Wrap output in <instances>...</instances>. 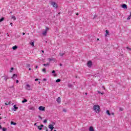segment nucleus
Instances as JSON below:
<instances>
[{"label": "nucleus", "instance_id": "11", "mask_svg": "<svg viewBox=\"0 0 131 131\" xmlns=\"http://www.w3.org/2000/svg\"><path fill=\"white\" fill-rule=\"evenodd\" d=\"M89 131H95V129H94V127L90 126L89 128Z\"/></svg>", "mask_w": 131, "mask_h": 131}, {"label": "nucleus", "instance_id": "24", "mask_svg": "<svg viewBox=\"0 0 131 131\" xmlns=\"http://www.w3.org/2000/svg\"><path fill=\"white\" fill-rule=\"evenodd\" d=\"M30 44L32 47H33L34 46V42H30Z\"/></svg>", "mask_w": 131, "mask_h": 131}, {"label": "nucleus", "instance_id": "51", "mask_svg": "<svg viewBox=\"0 0 131 131\" xmlns=\"http://www.w3.org/2000/svg\"><path fill=\"white\" fill-rule=\"evenodd\" d=\"M38 67L37 66H36V69H37Z\"/></svg>", "mask_w": 131, "mask_h": 131}, {"label": "nucleus", "instance_id": "42", "mask_svg": "<svg viewBox=\"0 0 131 131\" xmlns=\"http://www.w3.org/2000/svg\"><path fill=\"white\" fill-rule=\"evenodd\" d=\"M43 81H46V80H47V79H46V78H44V79H43Z\"/></svg>", "mask_w": 131, "mask_h": 131}, {"label": "nucleus", "instance_id": "8", "mask_svg": "<svg viewBox=\"0 0 131 131\" xmlns=\"http://www.w3.org/2000/svg\"><path fill=\"white\" fill-rule=\"evenodd\" d=\"M56 101H57V103H58V104H60V103H61V98L58 97Z\"/></svg>", "mask_w": 131, "mask_h": 131}, {"label": "nucleus", "instance_id": "23", "mask_svg": "<svg viewBox=\"0 0 131 131\" xmlns=\"http://www.w3.org/2000/svg\"><path fill=\"white\" fill-rule=\"evenodd\" d=\"M38 129H39V130H41L42 129V128L40 126H38Z\"/></svg>", "mask_w": 131, "mask_h": 131}, {"label": "nucleus", "instance_id": "40", "mask_svg": "<svg viewBox=\"0 0 131 131\" xmlns=\"http://www.w3.org/2000/svg\"><path fill=\"white\" fill-rule=\"evenodd\" d=\"M13 69H14V68H11V71H10V72H12V70H13Z\"/></svg>", "mask_w": 131, "mask_h": 131}, {"label": "nucleus", "instance_id": "20", "mask_svg": "<svg viewBox=\"0 0 131 131\" xmlns=\"http://www.w3.org/2000/svg\"><path fill=\"white\" fill-rule=\"evenodd\" d=\"M12 49L13 50H17V46H13Z\"/></svg>", "mask_w": 131, "mask_h": 131}, {"label": "nucleus", "instance_id": "14", "mask_svg": "<svg viewBox=\"0 0 131 131\" xmlns=\"http://www.w3.org/2000/svg\"><path fill=\"white\" fill-rule=\"evenodd\" d=\"M16 77H17V74H14L12 78H13V79H15V78H16Z\"/></svg>", "mask_w": 131, "mask_h": 131}, {"label": "nucleus", "instance_id": "13", "mask_svg": "<svg viewBox=\"0 0 131 131\" xmlns=\"http://www.w3.org/2000/svg\"><path fill=\"white\" fill-rule=\"evenodd\" d=\"M5 104L6 105V106H8V105H11V101H7V103H5Z\"/></svg>", "mask_w": 131, "mask_h": 131}, {"label": "nucleus", "instance_id": "25", "mask_svg": "<svg viewBox=\"0 0 131 131\" xmlns=\"http://www.w3.org/2000/svg\"><path fill=\"white\" fill-rule=\"evenodd\" d=\"M43 65L44 66H45V67H47V66H49V65H50V63H46V64H43Z\"/></svg>", "mask_w": 131, "mask_h": 131}, {"label": "nucleus", "instance_id": "31", "mask_svg": "<svg viewBox=\"0 0 131 131\" xmlns=\"http://www.w3.org/2000/svg\"><path fill=\"white\" fill-rule=\"evenodd\" d=\"M130 17H131L130 15L128 16L127 18V20H130Z\"/></svg>", "mask_w": 131, "mask_h": 131}, {"label": "nucleus", "instance_id": "15", "mask_svg": "<svg viewBox=\"0 0 131 131\" xmlns=\"http://www.w3.org/2000/svg\"><path fill=\"white\" fill-rule=\"evenodd\" d=\"M105 32H106V34H105V36L106 37V36H107V35L109 34V31L106 30Z\"/></svg>", "mask_w": 131, "mask_h": 131}, {"label": "nucleus", "instance_id": "32", "mask_svg": "<svg viewBox=\"0 0 131 131\" xmlns=\"http://www.w3.org/2000/svg\"><path fill=\"white\" fill-rule=\"evenodd\" d=\"M6 130H7L6 128H5V127L3 128V131H6Z\"/></svg>", "mask_w": 131, "mask_h": 131}, {"label": "nucleus", "instance_id": "35", "mask_svg": "<svg viewBox=\"0 0 131 131\" xmlns=\"http://www.w3.org/2000/svg\"><path fill=\"white\" fill-rule=\"evenodd\" d=\"M68 86H69V88H71L72 86V84H69Z\"/></svg>", "mask_w": 131, "mask_h": 131}, {"label": "nucleus", "instance_id": "52", "mask_svg": "<svg viewBox=\"0 0 131 131\" xmlns=\"http://www.w3.org/2000/svg\"><path fill=\"white\" fill-rule=\"evenodd\" d=\"M42 53H45V51H43V50H42Z\"/></svg>", "mask_w": 131, "mask_h": 131}, {"label": "nucleus", "instance_id": "37", "mask_svg": "<svg viewBox=\"0 0 131 131\" xmlns=\"http://www.w3.org/2000/svg\"><path fill=\"white\" fill-rule=\"evenodd\" d=\"M48 60L50 61H52L53 59H51V58H48Z\"/></svg>", "mask_w": 131, "mask_h": 131}, {"label": "nucleus", "instance_id": "56", "mask_svg": "<svg viewBox=\"0 0 131 131\" xmlns=\"http://www.w3.org/2000/svg\"><path fill=\"white\" fill-rule=\"evenodd\" d=\"M77 16H78V13H76Z\"/></svg>", "mask_w": 131, "mask_h": 131}, {"label": "nucleus", "instance_id": "34", "mask_svg": "<svg viewBox=\"0 0 131 131\" xmlns=\"http://www.w3.org/2000/svg\"><path fill=\"white\" fill-rule=\"evenodd\" d=\"M96 18H97V15H94V18H93V19H96Z\"/></svg>", "mask_w": 131, "mask_h": 131}, {"label": "nucleus", "instance_id": "28", "mask_svg": "<svg viewBox=\"0 0 131 131\" xmlns=\"http://www.w3.org/2000/svg\"><path fill=\"white\" fill-rule=\"evenodd\" d=\"M98 94H101V95H104V93L101 92H100V91H98Z\"/></svg>", "mask_w": 131, "mask_h": 131}, {"label": "nucleus", "instance_id": "1", "mask_svg": "<svg viewBox=\"0 0 131 131\" xmlns=\"http://www.w3.org/2000/svg\"><path fill=\"white\" fill-rule=\"evenodd\" d=\"M93 109L96 113H99L101 111V107L98 105H94Z\"/></svg>", "mask_w": 131, "mask_h": 131}, {"label": "nucleus", "instance_id": "57", "mask_svg": "<svg viewBox=\"0 0 131 131\" xmlns=\"http://www.w3.org/2000/svg\"><path fill=\"white\" fill-rule=\"evenodd\" d=\"M46 131H49V130L48 129H46Z\"/></svg>", "mask_w": 131, "mask_h": 131}, {"label": "nucleus", "instance_id": "61", "mask_svg": "<svg viewBox=\"0 0 131 131\" xmlns=\"http://www.w3.org/2000/svg\"><path fill=\"white\" fill-rule=\"evenodd\" d=\"M97 40H99V38L97 39Z\"/></svg>", "mask_w": 131, "mask_h": 131}, {"label": "nucleus", "instance_id": "59", "mask_svg": "<svg viewBox=\"0 0 131 131\" xmlns=\"http://www.w3.org/2000/svg\"><path fill=\"white\" fill-rule=\"evenodd\" d=\"M85 95H88V93H86L85 94Z\"/></svg>", "mask_w": 131, "mask_h": 131}, {"label": "nucleus", "instance_id": "54", "mask_svg": "<svg viewBox=\"0 0 131 131\" xmlns=\"http://www.w3.org/2000/svg\"><path fill=\"white\" fill-rule=\"evenodd\" d=\"M34 125H36V123H34Z\"/></svg>", "mask_w": 131, "mask_h": 131}, {"label": "nucleus", "instance_id": "41", "mask_svg": "<svg viewBox=\"0 0 131 131\" xmlns=\"http://www.w3.org/2000/svg\"><path fill=\"white\" fill-rule=\"evenodd\" d=\"M52 73H56V71H55V70H53Z\"/></svg>", "mask_w": 131, "mask_h": 131}, {"label": "nucleus", "instance_id": "18", "mask_svg": "<svg viewBox=\"0 0 131 131\" xmlns=\"http://www.w3.org/2000/svg\"><path fill=\"white\" fill-rule=\"evenodd\" d=\"M11 124H12V125H16V123L13 122V121H11Z\"/></svg>", "mask_w": 131, "mask_h": 131}, {"label": "nucleus", "instance_id": "58", "mask_svg": "<svg viewBox=\"0 0 131 131\" xmlns=\"http://www.w3.org/2000/svg\"><path fill=\"white\" fill-rule=\"evenodd\" d=\"M12 13H13L12 11H11V12H10V14H12Z\"/></svg>", "mask_w": 131, "mask_h": 131}, {"label": "nucleus", "instance_id": "44", "mask_svg": "<svg viewBox=\"0 0 131 131\" xmlns=\"http://www.w3.org/2000/svg\"><path fill=\"white\" fill-rule=\"evenodd\" d=\"M37 80H38V79H35V81H37Z\"/></svg>", "mask_w": 131, "mask_h": 131}, {"label": "nucleus", "instance_id": "38", "mask_svg": "<svg viewBox=\"0 0 131 131\" xmlns=\"http://www.w3.org/2000/svg\"><path fill=\"white\" fill-rule=\"evenodd\" d=\"M126 49H127V50H129L130 51H131V49L129 48H128V47H126Z\"/></svg>", "mask_w": 131, "mask_h": 131}, {"label": "nucleus", "instance_id": "33", "mask_svg": "<svg viewBox=\"0 0 131 131\" xmlns=\"http://www.w3.org/2000/svg\"><path fill=\"white\" fill-rule=\"evenodd\" d=\"M63 112H67V110L63 108Z\"/></svg>", "mask_w": 131, "mask_h": 131}, {"label": "nucleus", "instance_id": "46", "mask_svg": "<svg viewBox=\"0 0 131 131\" xmlns=\"http://www.w3.org/2000/svg\"><path fill=\"white\" fill-rule=\"evenodd\" d=\"M40 126H41V127H43V125H41Z\"/></svg>", "mask_w": 131, "mask_h": 131}, {"label": "nucleus", "instance_id": "49", "mask_svg": "<svg viewBox=\"0 0 131 131\" xmlns=\"http://www.w3.org/2000/svg\"><path fill=\"white\" fill-rule=\"evenodd\" d=\"M23 35H25V33H24V32L23 33Z\"/></svg>", "mask_w": 131, "mask_h": 131}, {"label": "nucleus", "instance_id": "30", "mask_svg": "<svg viewBox=\"0 0 131 131\" xmlns=\"http://www.w3.org/2000/svg\"><path fill=\"white\" fill-rule=\"evenodd\" d=\"M47 122H48V120L45 119V120L43 121V123H47Z\"/></svg>", "mask_w": 131, "mask_h": 131}, {"label": "nucleus", "instance_id": "19", "mask_svg": "<svg viewBox=\"0 0 131 131\" xmlns=\"http://www.w3.org/2000/svg\"><path fill=\"white\" fill-rule=\"evenodd\" d=\"M11 19H13V20H16V17L14 15H12L11 17Z\"/></svg>", "mask_w": 131, "mask_h": 131}, {"label": "nucleus", "instance_id": "53", "mask_svg": "<svg viewBox=\"0 0 131 131\" xmlns=\"http://www.w3.org/2000/svg\"><path fill=\"white\" fill-rule=\"evenodd\" d=\"M29 71L31 70V68H29Z\"/></svg>", "mask_w": 131, "mask_h": 131}, {"label": "nucleus", "instance_id": "10", "mask_svg": "<svg viewBox=\"0 0 131 131\" xmlns=\"http://www.w3.org/2000/svg\"><path fill=\"white\" fill-rule=\"evenodd\" d=\"M14 108H13V111H16L17 110H18V107L16 106V105H14L13 106Z\"/></svg>", "mask_w": 131, "mask_h": 131}, {"label": "nucleus", "instance_id": "64", "mask_svg": "<svg viewBox=\"0 0 131 131\" xmlns=\"http://www.w3.org/2000/svg\"><path fill=\"white\" fill-rule=\"evenodd\" d=\"M39 83H40V82H39Z\"/></svg>", "mask_w": 131, "mask_h": 131}, {"label": "nucleus", "instance_id": "21", "mask_svg": "<svg viewBox=\"0 0 131 131\" xmlns=\"http://www.w3.org/2000/svg\"><path fill=\"white\" fill-rule=\"evenodd\" d=\"M4 20H5V18L2 17V18L0 19V22H3V21H4Z\"/></svg>", "mask_w": 131, "mask_h": 131}, {"label": "nucleus", "instance_id": "9", "mask_svg": "<svg viewBox=\"0 0 131 131\" xmlns=\"http://www.w3.org/2000/svg\"><path fill=\"white\" fill-rule=\"evenodd\" d=\"M122 8H123V9H127V6L126 4H123L122 5Z\"/></svg>", "mask_w": 131, "mask_h": 131}, {"label": "nucleus", "instance_id": "60", "mask_svg": "<svg viewBox=\"0 0 131 131\" xmlns=\"http://www.w3.org/2000/svg\"><path fill=\"white\" fill-rule=\"evenodd\" d=\"M112 115H114V113H113Z\"/></svg>", "mask_w": 131, "mask_h": 131}, {"label": "nucleus", "instance_id": "62", "mask_svg": "<svg viewBox=\"0 0 131 131\" xmlns=\"http://www.w3.org/2000/svg\"><path fill=\"white\" fill-rule=\"evenodd\" d=\"M54 131H57V130H54Z\"/></svg>", "mask_w": 131, "mask_h": 131}, {"label": "nucleus", "instance_id": "26", "mask_svg": "<svg viewBox=\"0 0 131 131\" xmlns=\"http://www.w3.org/2000/svg\"><path fill=\"white\" fill-rule=\"evenodd\" d=\"M60 81H61V79H57L56 80V82H60Z\"/></svg>", "mask_w": 131, "mask_h": 131}, {"label": "nucleus", "instance_id": "50", "mask_svg": "<svg viewBox=\"0 0 131 131\" xmlns=\"http://www.w3.org/2000/svg\"><path fill=\"white\" fill-rule=\"evenodd\" d=\"M102 88H103V90H105V87L102 86Z\"/></svg>", "mask_w": 131, "mask_h": 131}, {"label": "nucleus", "instance_id": "55", "mask_svg": "<svg viewBox=\"0 0 131 131\" xmlns=\"http://www.w3.org/2000/svg\"><path fill=\"white\" fill-rule=\"evenodd\" d=\"M59 65H60V66H62V64H61V63H60V64H59Z\"/></svg>", "mask_w": 131, "mask_h": 131}, {"label": "nucleus", "instance_id": "36", "mask_svg": "<svg viewBox=\"0 0 131 131\" xmlns=\"http://www.w3.org/2000/svg\"><path fill=\"white\" fill-rule=\"evenodd\" d=\"M27 67H28V68L30 67V64H27Z\"/></svg>", "mask_w": 131, "mask_h": 131}, {"label": "nucleus", "instance_id": "47", "mask_svg": "<svg viewBox=\"0 0 131 131\" xmlns=\"http://www.w3.org/2000/svg\"><path fill=\"white\" fill-rule=\"evenodd\" d=\"M2 125H0V129H2Z\"/></svg>", "mask_w": 131, "mask_h": 131}, {"label": "nucleus", "instance_id": "22", "mask_svg": "<svg viewBox=\"0 0 131 131\" xmlns=\"http://www.w3.org/2000/svg\"><path fill=\"white\" fill-rule=\"evenodd\" d=\"M42 71L44 72V73H46L47 72L46 68H44L42 70Z\"/></svg>", "mask_w": 131, "mask_h": 131}, {"label": "nucleus", "instance_id": "27", "mask_svg": "<svg viewBox=\"0 0 131 131\" xmlns=\"http://www.w3.org/2000/svg\"><path fill=\"white\" fill-rule=\"evenodd\" d=\"M27 102V99H24V100L22 101V103H25Z\"/></svg>", "mask_w": 131, "mask_h": 131}, {"label": "nucleus", "instance_id": "4", "mask_svg": "<svg viewBox=\"0 0 131 131\" xmlns=\"http://www.w3.org/2000/svg\"><path fill=\"white\" fill-rule=\"evenodd\" d=\"M38 109L40 110V111H45V110H46V107L40 106L39 107Z\"/></svg>", "mask_w": 131, "mask_h": 131}, {"label": "nucleus", "instance_id": "16", "mask_svg": "<svg viewBox=\"0 0 131 131\" xmlns=\"http://www.w3.org/2000/svg\"><path fill=\"white\" fill-rule=\"evenodd\" d=\"M106 114H107V115H109V116L111 115V114H110V112H109L108 110H107L106 111Z\"/></svg>", "mask_w": 131, "mask_h": 131}, {"label": "nucleus", "instance_id": "12", "mask_svg": "<svg viewBox=\"0 0 131 131\" xmlns=\"http://www.w3.org/2000/svg\"><path fill=\"white\" fill-rule=\"evenodd\" d=\"M59 55L61 57H63L65 55V53L63 52H60Z\"/></svg>", "mask_w": 131, "mask_h": 131}, {"label": "nucleus", "instance_id": "2", "mask_svg": "<svg viewBox=\"0 0 131 131\" xmlns=\"http://www.w3.org/2000/svg\"><path fill=\"white\" fill-rule=\"evenodd\" d=\"M51 5L53 7V8H55V9L58 8V5L55 2H51Z\"/></svg>", "mask_w": 131, "mask_h": 131}, {"label": "nucleus", "instance_id": "39", "mask_svg": "<svg viewBox=\"0 0 131 131\" xmlns=\"http://www.w3.org/2000/svg\"><path fill=\"white\" fill-rule=\"evenodd\" d=\"M38 118H40V119H42V118L40 116H38Z\"/></svg>", "mask_w": 131, "mask_h": 131}, {"label": "nucleus", "instance_id": "5", "mask_svg": "<svg viewBox=\"0 0 131 131\" xmlns=\"http://www.w3.org/2000/svg\"><path fill=\"white\" fill-rule=\"evenodd\" d=\"M26 89H27L28 91H30L31 90V86L29 84H27L26 85Z\"/></svg>", "mask_w": 131, "mask_h": 131}, {"label": "nucleus", "instance_id": "48", "mask_svg": "<svg viewBox=\"0 0 131 131\" xmlns=\"http://www.w3.org/2000/svg\"><path fill=\"white\" fill-rule=\"evenodd\" d=\"M4 79H5V80L7 81V78H5Z\"/></svg>", "mask_w": 131, "mask_h": 131}, {"label": "nucleus", "instance_id": "29", "mask_svg": "<svg viewBox=\"0 0 131 131\" xmlns=\"http://www.w3.org/2000/svg\"><path fill=\"white\" fill-rule=\"evenodd\" d=\"M119 111H123V108H122V107H120V108H119Z\"/></svg>", "mask_w": 131, "mask_h": 131}, {"label": "nucleus", "instance_id": "45", "mask_svg": "<svg viewBox=\"0 0 131 131\" xmlns=\"http://www.w3.org/2000/svg\"><path fill=\"white\" fill-rule=\"evenodd\" d=\"M10 25H11V26H13V23H10Z\"/></svg>", "mask_w": 131, "mask_h": 131}, {"label": "nucleus", "instance_id": "17", "mask_svg": "<svg viewBox=\"0 0 131 131\" xmlns=\"http://www.w3.org/2000/svg\"><path fill=\"white\" fill-rule=\"evenodd\" d=\"M29 110H32L33 111L34 110V107H29Z\"/></svg>", "mask_w": 131, "mask_h": 131}, {"label": "nucleus", "instance_id": "63", "mask_svg": "<svg viewBox=\"0 0 131 131\" xmlns=\"http://www.w3.org/2000/svg\"><path fill=\"white\" fill-rule=\"evenodd\" d=\"M0 119H2V118L0 117Z\"/></svg>", "mask_w": 131, "mask_h": 131}, {"label": "nucleus", "instance_id": "43", "mask_svg": "<svg viewBox=\"0 0 131 131\" xmlns=\"http://www.w3.org/2000/svg\"><path fill=\"white\" fill-rule=\"evenodd\" d=\"M16 83H19V80H16Z\"/></svg>", "mask_w": 131, "mask_h": 131}, {"label": "nucleus", "instance_id": "6", "mask_svg": "<svg viewBox=\"0 0 131 131\" xmlns=\"http://www.w3.org/2000/svg\"><path fill=\"white\" fill-rule=\"evenodd\" d=\"M92 61H88V62L87 63L88 67H89V68L92 67Z\"/></svg>", "mask_w": 131, "mask_h": 131}, {"label": "nucleus", "instance_id": "3", "mask_svg": "<svg viewBox=\"0 0 131 131\" xmlns=\"http://www.w3.org/2000/svg\"><path fill=\"white\" fill-rule=\"evenodd\" d=\"M48 30H49V28H46V29L42 32V34L43 35V36H46V35H47Z\"/></svg>", "mask_w": 131, "mask_h": 131}, {"label": "nucleus", "instance_id": "7", "mask_svg": "<svg viewBox=\"0 0 131 131\" xmlns=\"http://www.w3.org/2000/svg\"><path fill=\"white\" fill-rule=\"evenodd\" d=\"M49 128H50L51 130L52 131L54 129V125L50 124L48 126Z\"/></svg>", "mask_w": 131, "mask_h": 131}]
</instances>
